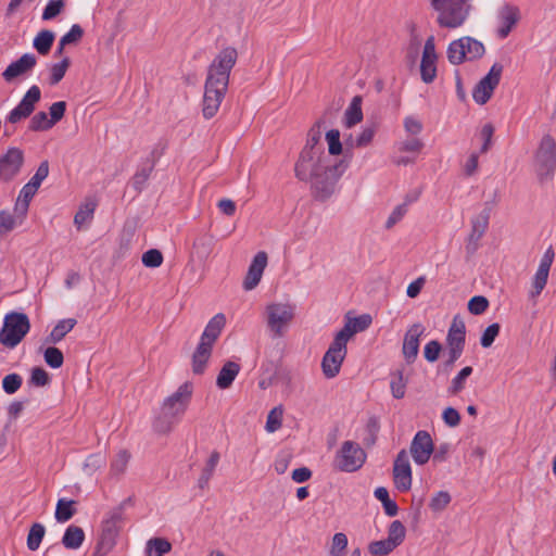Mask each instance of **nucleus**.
<instances>
[{"label": "nucleus", "instance_id": "f257e3e1", "mask_svg": "<svg viewBox=\"0 0 556 556\" xmlns=\"http://www.w3.org/2000/svg\"><path fill=\"white\" fill-rule=\"evenodd\" d=\"M346 168L344 161L319 154L313 161H298L294 172L298 179L309 184L316 200L326 201L336 192L337 184Z\"/></svg>", "mask_w": 556, "mask_h": 556}, {"label": "nucleus", "instance_id": "f03ea898", "mask_svg": "<svg viewBox=\"0 0 556 556\" xmlns=\"http://www.w3.org/2000/svg\"><path fill=\"white\" fill-rule=\"evenodd\" d=\"M238 53L232 47L223 49L207 71L203 97V116L212 118L217 113L229 84V75L237 62Z\"/></svg>", "mask_w": 556, "mask_h": 556}, {"label": "nucleus", "instance_id": "7ed1b4c3", "mask_svg": "<svg viewBox=\"0 0 556 556\" xmlns=\"http://www.w3.org/2000/svg\"><path fill=\"white\" fill-rule=\"evenodd\" d=\"M192 392V383L185 382L164 400L161 412L153 421L154 431L157 433H168L173 430L186 413Z\"/></svg>", "mask_w": 556, "mask_h": 556}, {"label": "nucleus", "instance_id": "20e7f679", "mask_svg": "<svg viewBox=\"0 0 556 556\" xmlns=\"http://www.w3.org/2000/svg\"><path fill=\"white\" fill-rule=\"evenodd\" d=\"M431 7L438 12V24L451 29L460 27L471 9L470 0H431Z\"/></svg>", "mask_w": 556, "mask_h": 556}, {"label": "nucleus", "instance_id": "39448f33", "mask_svg": "<svg viewBox=\"0 0 556 556\" xmlns=\"http://www.w3.org/2000/svg\"><path fill=\"white\" fill-rule=\"evenodd\" d=\"M124 519V504H121L109 511L106 518L102 522L101 535L92 556H105L113 549L116 544V539L122 530Z\"/></svg>", "mask_w": 556, "mask_h": 556}, {"label": "nucleus", "instance_id": "423d86ee", "mask_svg": "<svg viewBox=\"0 0 556 556\" xmlns=\"http://www.w3.org/2000/svg\"><path fill=\"white\" fill-rule=\"evenodd\" d=\"M485 53L484 45L470 37L464 36L448 43L446 56L451 64L458 65L482 58Z\"/></svg>", "mask_w": 556, "mask_h": 556}, {"label": "nucleus", "instance_id": "0eeeda50", "mask_svg": "<svg viewBox=\"0 0 556 556\" xmlns=\"http://www.w3.org/2000/svg\"><path fill=\"white\" fill-rule=\"evenodd\" d=\"M30 323L26 314L11 312L4 316L0 331V343L5 348H15L28 333Z\"/></svg>", "mask_w": 556, "mask_h": 556}, {"label": "nucleus", "instance_id": "6e6552de", "mask_svg": "<svg viewBox=\"0 0 556 556\" xmlns=\"http://www.w3.org/2000/svg\"><path fill=\"white\" fill-rule=\"evenodd\" d=\"M295 306L288 302H274L266 306V323L275 337H282L294 318Z\"/></svg>", "mask_w": 556, "mask_h": 556}, {"label": "nucleus", "instance_id": "1a4fd4ad", "mask_svg": "<svg viewBox=\"0 0 556 556\" xmlns=\"http://www.w3.org/2000/svg\"><path fill=\"white\" fill-rule=\"evenodd\" d=\"M366 453L361 445L354 441H344L334 456V466L343 472H355L366 462Z\"/></svg>", "mask_w": 556, "mask_h": 556}, {"label": "nucleus", "instance_id": "9d476101", "mask_svg": "<svg viewBox=\"0 0 556 556\" xmlns=\"http://www.w3.org/2000/svg\"><path fill=\"white\" fill-rule=\"evenodd\" d=\"M556 169V143L546 135L542 138L535 154V172L541 181L549 179Z\"/></svg>", "mask_w": 556, "mask_h": 556}, {"label": "nucleus", "instance_id": "9b49d317", "mask_svg": "<svg viewBox=\"0 0 556 556\" xmlns=\"http://www.w3.org/2000/svg\"><path fill=\"white\" fill-rule=\"evenodd\" d=\"M346 356V342L336 336L321 361V369L327 378H334Z\"/></svg>", "mask_w": 556, "mask_h": 556}, {"label": "nucleus", "instance_id": "f8f14e48", "mask_svg": "<svg viewBox=\"0 0 556 556\" xmlns=\"http://www.w3.org/2000/svg\"><path fill=\"white\" fill-rule=\"evenodd\" d=\"M502 73L503 65L494 63L489 73L477 84L472 91V98L478 104H485L490 100L500 84Z\"/></svg>", "mask_w": 556, "mask_h": 556}, {"label": "nucleus", "instance_id": "ddd939ff", "mask_svg": "<svg viewBox=\"0 0 556 556\" xmlns=\"http://www.w3.org/2000/svg\"><path fill=\"white\" fill-rule=\"evenodd\" d=\"M24 153L18 148H10L0 156V181H11L21 172Z\"/></svg>", "mask_w": 556, "mask_h": 556}, {"label": "nucleus", "instance_id": "4468645a", "mask_svg": "<svg viewBox=\"0 0 556 556\" xmlns=\"http://www.w3.org/2000/svg\"><path fill=\"white\" fill-rule=\"evenodd\" d=\"M41 98L40 88L36 85L31 86L20 103L8 115V122L16 124L20 121L28 117L35 110V105Z\"/></svg>", "mask_w": 556, "mask_h": 556}, {"label": "nucleus", "instance_id": "2eb2a0df", "mask_svg": "<svg viewBox=\"0 0 556 556\" xmlns=\"http://www.w3.org/2000/svg\"><path fill=\"white\" fill-rule=\"evenodd\" d=\"M393 481L401 492H406L412 488V467L406 450H401L396 455L393 465Z\"/></svg>", "mask_w": 556, "mask_h": 556}, {"label": "nucleus", "instance_id": "dca6fc26", "mask_svg": "<svg viewBox=\"0 0 556 556\" xmlns=\"http://www.w3.org/2000/svg\"><path fill=\"white\" fill-rule=\"evenodd\" d=\"M438 54L435 51V40L433 36L427 38L420 62L421 79L426 84H430L437 76Z\"/></svg>", "mask_w": 556, "mask_h": 556}, {"label": "nucleus", "instance_id": "f3484780", "mask_svg": "<svg viewBox=\"0 0 556 556\" xmlns=\"http://www.w3.org/2000/svg\"><path fill=\"white\" fill-rule=\"evenodd\" d=\"M433 441L431 435L424 430L418 431L410 443L409 452L417 465H425L433 453Z\"/></svg>", "mask_w": 556, "mask_h": 556}, {"label": "nucleus", "instance_id": "a211bd4d", "mask_svg": "<svg viewBox=\"0 0 556 556\" xmlns=\"http://www.w3.org/2000/svg\"><path fill=\"white\" fill-rule=\"evenodd\" d=\"M36 64L37 58L35 54L24 53L20 59L8 65V67L2 73V77L7 83H11L15 78L31 72Z\"/></svg>", "mask_w": 556, "mask_h": 556}, {"label": "nucleus", "instance_id": "6ab92c4d", "mask_svg": "<svg viewBox=\"0 0 556 556\" xmlns=\"http://www.w3.org/2000/svg\"><path fill=\"white\" fill-rule=\"evenodd\" d=\"M424 332L425 327L420 323H416L407 329L402 348L407 363H413L416 359L419 352V340Z\"/></svg>", "mask_w": 556, "mask_h": 556}, {"label": "nucleus", "instance_id": "aec40b11", "mask_svg": "<svg viewBox=\"0 0 556 556\" xmlns=\"http://www.w3.org/2000/svg\"><path fill=\"white\" fill-rule=\"evenodd\" d=\"M498 20V28L497 35L500 38H506L514 26L520 20V11L516 5L513 4H504L497 14Z\"/></svg>", "mask_w": 556, "mask_h": 556}, {"label": "nucleus", "instance_id": "412c9836", "mask_svg": "<svg viewBox=\"0 0 556 556\" xmlns=\"http://www.w3.org/2000/svg\"><path fill=\"white\" fill-rule=\"evenodd\" d=\"M267 265V254L263 251L256 253L253 257L247 276L243 281V289L247 291H251L260 283L263 273Z\"/></svg>", "mask_w": 556, "mask_h": 556}, {"label": "nucleus", "instance_id": "4be33fe9", "mask_svg": "<svg viewBox=\"0 0 556 556\" xmlns=\"http://www.w3.org/2000/svg\"><path fill=\"white\" fill-rule=\"evenodd\" d=\"M320 139V123L317 122L308 130L305 147L303 148L298 161H313L315 157H318L319 154H326L320 147L317 148Z\"/></svg>", "mask_w": 556, "mask_h": 556}, {"label": "nucleus", "instance_id": "5701e85b", "mask_svg": "<svg viewBox=\"0 0 556 556\" xmlns=\"http://www.w3.org/2000/svg\"><path fill=\"white\" fill-rule=\"evenodd\" d=\"M371 321L372 318L369 314L349 318L344 327L336 336L341 337L348 343L355 333L366 330L371 325Z\"/></svg>", "mask_w": 556, "mask_h": 556}, {"label": "nucleus", "instance_id": "b1692460", "mask_svg": "<svg viewBox=\"0 0 556 556\" xmlns=\"http://www.w3.org/2000/svg\"><path fill=\"white\" fill-rule=\"evenodd\" d=\"M226 318L222 313L216 314L211 320L207 323L201 338L200 342L206 343L208 346H214L216 340L222 333L223 328L225 327Z\"/></svg>", "mask_w": 556, "mask_h": 556}, {"label": "nucleus", "instance_id": "393cba45", "mask_svg": "<svg viewBox=\"0 0 556 556\" xmlns=\"http://www.w3.org/2000/svg\"><path fill=\"white\" fill-rule=\"evenodd\" d=\"M465 339H466V326L463 319L455 316L453 321L448 328L446 336V344L447 348L460 349L465 348Z\"/></svg>", "mask_w": 556, "mask_h": 556}, {"label": "nucleus", "instance_id": "a878e982", "mask_svg": "<svg viewBox=\"0 0 556 556\" xmlns=\"http://www.w3.org/2000/svg\"><path fill=\"white\" fill-rule=\"evenodd\" d=\"M213 348L206 345L204 342H199L193 354H192V372L194 375H202L206 366L208 364V361L212 356Z\"/></svg>", "mask_w": 556, "mask_h": 556}, {"label": "nucleus", "instance_id": "bb28decb", "mask_svg": "<svg viewBox=\"0 0 556 556\" xmlns=\"http://www.w3.org/2000/svg\"><path fill=\"white\" fill-rule=\"evenodd\" d=\"M489 227V220L480 217L479 215L475 216L471 219V231L468 237L467 250L470 252H475L478 247V241L483 237L486 229Z\"/></svg>", "mask_w": 556, "mask_h": 556}, {"label": "nucleus", "instance_id": "cd10ccee", "mask_svg": "<svg viewBox=\"0 0 556 556\" xmlns=\"http://www.w3.org/2000/svg\"><path fill=\"white\" fill-rule=\"evenodd\" d=\"M239 371V364L230 361L226 362L217 375L216 386L222 390L228 389L232 384Z\"/></svg>", "mask_w": 556, "mask_h": 556}, {"label": "nucleus", "instance_id": "c85d7f7f", "mask_svg": "<svg viewBox=\"0 0 556 556\" xmlns=\"http://www.w3.org/2000/svg\"><path fill=\"white\" fill-rule=\"evenodd\" d=\"M363 121L362 97L355 96L344 112L343 124L352 128Z\"/></svg>", "mask_w": 556, "mask_h": 556}, {"label": "nucleus", "instance_id": "c756f323", "mask_svg": "<svg viewBox=\"0 0 556 556\" xmlns=\"http://www.w3.org/2000/svg\"><path fill=\"white\" fill-rule=\"evenodd\" d=\"M84 541V530L75 525L68 526L62 538V544L67 549H78L83 545Z\"/></svg>", "mask_w": 556, "mask_h": 556}, {"label": "nucleus", "instance_id": "7c9ffc66", "mask_svg": "<svg viewBox=\"0 0 556 556\" xmlns=\"http://www.w3.org/2000/svg\"><path fill=\"white\" fill-rule=\"evenodd\" d=\"M130 458L131 455L127 450L118 451L111 460V476L114 478H121L126 472Z\"/></svg>", "mask_w": 556, "mask_h": 556}, {"label": "nucleus", "instance_id": "2f4dec72", "mask_svg": "<svg viewBox=\"0 0 556 556\" xmlns=\"http://www.w3.org/2000/svg\"><path fill=\"white\" fill-rule=\"evenodd\" d=\"M219 459H220L219 453L217 451H213L211 453L208 459L206 460V463L202 469V472L199 477V480H198L199 488L205 489L208 485V482H210L211 478L213 477V473L216 469V466L219 463Z\"/></svg>", "mask_w": 556, "mask_h": 556}, {"label": "nucleus", "instance_id": "473e14b6", "mask_svg": "<svg viewBox=\"0 0 556 556\" xmlns=\"http://www.w3.org/2000/svg\"><path fill=\"white\" fill-rule=\"evenodd\" d=\"M96 202L87 200L83 203L74 216V224L78 229H81L86 224L90 223L93 218Z\"/></svg>", "mask_w": 556, "mask_h": 556}, {"label": "nucleus", "instance_id": "72a5a7b5", "mask_svg": "<svg viewBox=\"0 0 556 556\" xmlns=\"http://www.w3.org/2000/svg\"><path fill=\"white\" fill-rule=\"evenodd\" d=\"M54 38L55 35L52 30L43 29L36 35L33 46L39 54L46 55L50 52Z\"/></svg>", "mask_w": 556, "mask_h": 556}, {"label": "nucleus", "instance_id": "f704fd0d", "mask_svg": "<svg viewBox=\"0 0 556 556\" xmlns=\"http://www.w3.org/2000/svg\"><path fill=\"white\" fill-rule=\"evenodd\" d=\"M77 324L75 318H66L60 320L52 329L49 341L52 343L60 342Z\"/></svg>", "mask_w": 556, "mask_h": 556}, {"label": "nucleus", "instance_id": "c9c22d12", "mask_svg": "<svg viewBox=\"0 0 556 556\" xmlns=\"http://www.w3.org/2000/svg\"><path fill=\"white\" fill-rule=\"evenodd\" d=\"M76 504L73 500L61 498L56 503L54 517L59 522L68 521L76 513L74 505Z\"/></svg>", "mask_w": 556, "mask_h": 556}, {"label": "nucleus", "instance_id": "e433bc0d", "mask_svg": "<svg viewBox=\"0 0 556 556\" xmlns=\"http://www.w3.org/2000/svg\"><path fill=\"white\" fill-rule=\"evenodd\" d=\"M38 188H36L34 185H30L27 182L23 186V188L20 191L17 202L15 205V210L20 211L22 215H24L29 206V202L34 198V195L37 193Z\"/></svg>", "mask_w": 556, "mask_h": 556}, {"label": "nucleus", "instance_id": "4c0bfd02", "mask_svg": "<svg viewBox=\"0 0 556 556\" xmlns=\"http://www.w3.org/2000/svg\"><path fill=\"white\" fill-rule=\"evenodd\" d=\"M148 556H164L172 549V544L162 538H154L147 543Z\"/></svg>", "mask_w": 556, "mask_h": 556}, {"label": "nucleus", "instance_id": "58836bf2", "mask_svg": "<svg viewBox=\"0 0 556 556\" xmlns=\"http://www.w3.org/2000/svg\"><path fill=\"white\" fill-rule=\"evenodd\" d=\"M46 528L41 523H34L27 535V547L29 551H37L41 544V541L45 536Z\"/></svg>", "mask_w": 556, "mask_h": 556}, {"label": "nucleus", "instance_id": "ea45409f", "mask_svg": "<svg viewBox=\"0 0 556 556\" xmlns=\"http://www.w3.org/2000/svg\"><path fill=\"white\" fill-rule=\"evenodd\" d=\"M326 141L328 143V154L330 157L341 154L342 143L340 141V131L330 129L326 132Z\"/></svg>", "mask_w": 556, "mask_h": 556}, {"label": "nucleus", "instance_id": "a19ab883", "mask_svg": "<svg viewBox=\"0 0 556 556\" xmlns=\"http://www.w3.org/2000/svg\"><path fill=\"white\" fill-rule=\"evenodd\" d=\"M282 415L283 409L281 406H276L268 413L265 425V429L267 432L273 433L281 427Z\"/></svg>", "mask_w": 556, "mask_h": 556}, {"label": "nucleus", "instance_id": "79ce46f5", "mask_svg": "<svg viewBox=\"0 0 556 556\" xmlns=\"http://www.w3.org/2000/svg\"><path fill=\"white\" fill-rule=\"evenodd\" d=\"M472 374V367L466 366L464 367L457 376H455L451 382L448 388V392L451 394H458L465 388L466 379Z\"/></svg>", "mask_w": 556, "mask_h": 556}, {"label": "nucleus", "instance_id": "37998d69", "mask_svg": "<svg viewBox=\"0 0 556 556\" xmlns=\"http://www.w3.org/2000/svg\"><path fill=\"white\" fill-rule=\"evenodd\" d=\"M406 530L403 523L400 520H394L391 522L388 531V540H390L394 545L399 546L405 539Z\"/></svg>", "mask_w": 556, "mask_h": 556}, {"label": "nucleus", "instance_id": "c03bdc74", "mask_svg": "<svg viewBox=\"0 0 556 556\" xmlns=\"http://www.w3.org/2000/svg\"><path fill=\"white\" fill-rule=\"evenodd\" d=\"M53 125L48 117V114L43 111L36 113L30 122L29 129L33 131H42L52 128Z\"/></svg>", "mask_w": 556, "mask_h": 556}, {"label": "nucleus", "instance_id": "a18cd8bd", "mask_svg": "<svg viewBox=\"0 0 556 556\" xmlns=\"http://www.w3.org/2000/svg\"><path fill=\"white\" fill-rule=\"evenodd\" d=\"M396 547L390 540L384 539L370 543L369 552L374 556H387Z\"/></svg>", "mask_w": 556, "mask_h": 556}, {"label": "nucleus", "instance_id": "49530a36", "mask_svg": "<svg viewBox=\"0 0 556 556\" xmlns=\"http://www.w3.org/2000/svg\"><path fill=\"white\" fill-rule=\"evenodd\" d=\"M410 201H405L402 204L396 205L392 212L390 213L388 219L386 220L384 227L387 229H391L395 226L402 218L406 215L408 211V204Z\"/></svg>", "mask_w": 556, "mask_h": 556}, {"label": "nucleus", "instance_id": "de8ad7c7", "mask_svg": "<svg viewBox=\"0 0 556 556\" xmlns=\"http://www.w3.org/2000/svg\"><path fill=\"white\" fill-rule=\"evenodd\" d=\"M70 63H71L70 59L64 58L61 62L52 65L51 73H50V84L51 85H56L63 79V77L65 76V73L70 66Z\"/></svg>", "mask_w": 556, "mask_h": 556}, {"label": "nucleus", "instance_id": "09e8293b", "mask_svg": "<svg viewBox=\"0 0 556 556\" xmlns=\"http://www.w3.org/2000/svg\"><path fill=\"white\" fill-rule=\"evenodd\" d=\"M390 388L393 397L395 399H403L405 395L406 390V382L403 378V371L397 370L395 374H393V378L390 382Z\"/></svg>", "mask_w": 556, "mask_h": 556}, {"label": "nucleus", "instance_id": "8fccbe9b", "mask_svg": "<svg viewBox=\"0 0 556 556\" xmlns=\"http://www.w3.org/2000/svg\"><path fill=\"white\" fill-rule=\"evenodd\" d=\"M43 357L51 368H60L64 362L63 353L53 346L46 349Z\"/></svg>", "mask_w": 556, "mask_h": 556}, {"label": "nucleus", "instance_id": "3c124183", "mask_svg": "<svg viewBox=\"0 0 556 556\" xmlns=\"http://www.w3.org/2000/svg\"><path fill=\"white\" fill-rule=\"evenodd\" d=\"M451 502V495L446 491H439L437 492L429 503V507L433 511H441L443 510Z\"/></svg>", "mask_w": 556, "mask_h": 556}, {"label": "nucleus", "instance_id": "603ef678", "mask_svg": "<svg viewBox=\"0 0 556 556\" xmlns=\"http://www.w3.org/2000/svg\"><path fill=\"white\" fill-rule=\"evenodd\" d=\"M23 379L18 374H9L2 380V388L7 394H14L22 386Z\"/></svg>", "mask_w": 556, "mask_h": 556}, {"label": "nucleus", "instance_id": "864d4df0", "mask_svg": "<svg viewBox=\"0 0 556 556\" xmlns=\"http://www.w3.org/2000/svg\"><path fill=\"white\" fill-rule=\"evenodd\" d=\"M105 464V458L101 454L89 455L84 463V470L87 475H92Z\"/></svg>", "mask_w": 556, "mask_h": 556}, {"label": "nucleus", "instance_id": "5fc2aeb1", "mask_svg": "<svg viewBox=\"0 0 556 556\" xmlns=\"http://www.w3.org/2000/svg\"><path fill=\"white\" fill-rule=\"evenodd\" d=\"M489 307V301L483 295H476L468 302V311L473 315L483 314Z\"/></svg>", "mask_w": 556, "mask_h": 556}, {"label": "nucleus", "instance_id": "6e6d98bb", "mask_svg": "<svg viewBox=\"0 0 556 556\" xmlns=\"http://www.w3.org/2000/svg\"><path fill=\"white\" fill-rule=\"evenodd\" d=\"M547 279H548L547 274L536 270V273L533 277V281H532V288L529 292L530 298L534 299L541 294V292L543 291V289L546 286Z\"/></svg>", "mask_w": 556, "mask_h": 556}, {"label": "nucleus", "instance_id": "4d7b16f0", "mask_svg": "<svg viewBox=\"0 0 556 556\" xmlns=\"http://www.w3.org/2000/svg\"><path fill=\"white\" fill-rule=\"evenodd\" d=\"M142 263L146 267H151V268L159 267L163 263V255L159 250L151 249L143 253Z\"/></svg>", "mask_w": 556, "mask_h": 556}, {"label": "nucleus", "instance_id": "13d9d810", "mask_svg": "<svg viewBox=\"0 0 556 556\" xmlns=\"http://www.w3.org/2000/svg\"><path fill=\"white\" fill-rule=\"evenodd\" d=\"M64 8V1L63 0H50L43 12H42V20L49 21L54 18L56 15L61 13V11Z\"/></svg>", "mask_w": 556, "mask_h": 556}, {"label": "nucleus", "instance_id": "bf43d9fd", "mask_svg": "<svg viewBox=\"0 0 556 556\" xmlns=\"http://www.w3.org/2000/svg\"><path fill=\"white\" fill-rule=\"evenodd\" d=\"M84 36V29L78 24L72 25L71 29L62 36V46L75 45Z\"/></svg>", "mask_w": 556, "mask_h": 556}, {"label": "nucleus", "instance_id": "052dcab7", "mask_svg": "<svg viewBox=\"0 0 556 556\" xmlns=\"http://www.w3.org/2000/svg\"><path fill=\"white\" fill-rule=\"evenodd\" d=\"M494 134V127L492 124L488 123L482 126L480 130V138L482 140V146L480 148V153H486L492 144V137Z\"/></svg>", "mask_w": 556, "mask_h": 556}, {"label": "nucleus", "instance_id": "680f3d73", "mask_svg": "<svg viewBox=\"0 0 556 556\" xmlns=\"http://www.w3.org/2000/svg\"><path fill=\"white\" fill-rule=\"evenodd\" d=\"M401 152L419 153L424 148V142L419 138H408L397 144Z\"/></svg>", "mask_w": 556, "mask_h": 556}, {"label": "nucleus", "instance_id": "e2e57ef3", "mask_svg": "<svg viewBox=\"0 0 556 556\" xmlns=\"http://www.w3.org/2000/svg\"><path fill=\"white\" fill-rule=\"evenodd\" d=\"M498 332H500L498 324L494 323V324L488 326L481 336V339H480L481 345L483 348H490L493 344L495 338L498 336Z\"/></svg>", "mask_w": 556, "mask_h": 556}, {"label": "nucleus", "instance_id": "0e129e2a", "mask_svg": "<svg viewBox=\"0 0 556 556\" xmlns=\"http://www.w3.org/2000/svg\"><path fill=\"white\" fill-rule=\"evenodd\" d=\"M49 375L43 368L35 367L31 369L29 383L36 387H45L49 383Z\"/></svg>", "mask_w": 556, "mask_h": 556}, {"label": "nucleus", "instance_id": "69168bd1", "mask_svg": "<svg viewBox=\"0 0 556 556\" xmlns=\"http://www.w3.org/2000/svg\"><path fill=\"white\" fill-rule=\"evenodd\" d=\"M376 134L375 126H366L363 128L361 134L357 136L354 146L357 148L366 147L368 146Z\"/></svg>", "mask_w": 556, "mask_h": 556}, {"label": "nucleus", "instance_id": "338daca9", "mask_svg": "<svg viewBox=\"0 0 556 556\" xmlns=\"http://www.w3.org/2000/svg\"><path fill=\"white\" fill-rule=\"evenodd\" d=\"M66 110V102L58 101L51 104L49 108L50 122L54 126L64 116Z\"/></svg>", "mask_w": 556, "mask_h": 556}, {"label": "nucleus", "instance_id": "774afa93", "mask_svg": "<svg viewBox=\"0 0 556 556\" xmlns=\"http://www.w3.org/2000/svg\"><path fill=\"white\" fill-rule=\"evenodd\" d=\"M441 352V344L437 340L429 341L424 349L425 358L433 363L439 358Z\"/></svg>", "mask_w": 556, "mask_h": 556}]
</instances>
